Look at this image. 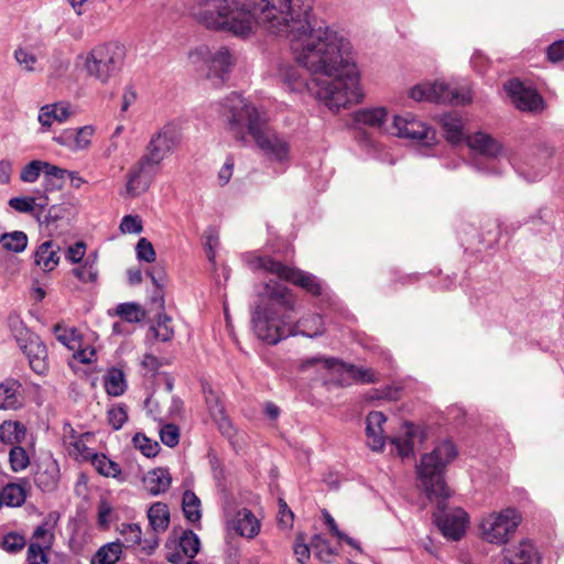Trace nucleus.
Listing matches in <instances>:
<instances>
[{
	"instance_id": "obj_1",
	"label": "nucleus",
	"mask_w": 564,
	"mask_h": 564,
	"mask_svg": "<svg viewBox=\"0 0 564 564\" xmlns=\"http://www.w3.org/2000/svg\"><path fill=\"white\" fill-rule=\"evenodd\" d=\"M313 0H199L193 15L209 30L241 39L254 33L258 19L268 33L284 37L295 61L311 72L333 75L341 66L344 77L324 84L318 95L328 105H344L358 97L349 40L313 20Z\"/></svg>"
},
{
	"instance_id": "obj_2",
	"label": "nucleus",
	"mask_w": 564,
	"mask_h": 564,
	"mask_svg": "<svg viewBox=\"0 0 564 564\" xmlns=\"http://www.w3.org/2000/svg\"><path fill=\"white\" fill-rule=\"evenodd\" d=\"M218 111L237 140L245 141L248 133L268 161L283 166L289 164L290 139L269 126L264 111L235 91L218 104Z\"/></svg>"
},
{
	"instance_id": "obj_3",
	"label": "nucleus",
	"mask_w": 564,
	"mask_h": 564,
	"mask_svg": "<svg viewBox=\"0 0 564 564\" xmlns=\"http://www.w3.org/2000/svg\"><path fill=\"white\" fill-rule=\"evenodd\" d=\"M457 456L456 446L445 440L434 449L422 456L416 466L419 479L426 497L436 503L433 519L442 534L452 541H458L465 534L468 514L462 508H448L446 500L451 492L444 479L446 466Z\"/></svg>"
},
{
	"instance_id": "obj_4",
	"label": "nucleus",
	"mask_w": 564,
	"mask_h": 564,
	"mask_svg": "<svg viewBox=\"0 0 564 564\" xmlns=\"http://www.w3.org/2000/svg\"><path fill=\"white\" fill-rule=\"evenodd\" d=\"M295 306V295L289 288L274 280L265 282L251 310V328L256 337L269 345L292 337Z\"/></svg>"
},
{
	"instance_id": "obj_5",
	"label": "nucleus",
	"mask_w": 564,
	"mask_h": 564,
	"mask_svg": "<svg viewBox=\"0 0 564 564\" xmlns=\"http://www.w3.org/2000/svg\"><path fill=\"white\" fill-rule=\"evenodd\" d=\"M347 57H348L349 62H351L352 65L355 66L356 79H357L356 86H357L358 97H357V99H351V100L346 101L344 105H338V106L328 105L327 100L325 98L319 97V95H318V93L322 89V87L324 86V84L328 85L329 83L335 82V79H337V78L341 79L344 77L343 69H337L336 73L333 75H326L323 73H314V75H321V76H323V78L316 79L312 84H310L307 82L306 77L303 76V74L300 72V69L296 65L291 64V63H281L278 68V76H279L280 80L283 83V85L285 86V88L289 89L290 91L302 93L304 90H310L316 96V98L318 100L324 102V105L329 110L338 111L341 108H346L350 105L360 102L364 98L362 89L360 87L359 72H358L356 62L352 56V47H351L350 43H349V52L347 53ZM293 59H295V58L293 57ZM294 62L299 66L304 68L303 65L299 64L296 61H294ZM338 68H341V66H338ZM305 69L307 70L306 67H305ZM308 72L311 74H313V72H311L310 69H308Z\"/></svg>"
},
{
	"instance_id": "obj_6",
	"label": "nucleus",
	"mask_w": 564,
	"mask_h": 564,
	"mask_svg": "<svg viewBox=\"0 0 564 564\" xmlns=\"http://www.w3.org/2000/svg\"><path fill=\"white\" fill-rule=\"evenodd\" d=\"M78 58L83 59V69L89 78L109 85L123 69L126 48L119 42L110 41L94 46Z\"/></svg>"
},
{
	"instance_id": "obj_7",
	"label": "nucleus",
	"mask_w": 564,
	"mask_h": 564,
	"mask_svg": "<svg viewBox=\"0 0 564 564\" xmlns=\"http://www.w3.org/2000/svg\"><path fill=\"white\" fill-rule=\"evenodd\" d=\"M245 261L252 270H264L281 280L300 286L313 296H321L326 293L327 285L316 275L289 267L269 256L248 253L245 256Z\"/></svg>"
},
{
	"instance_id": "obj_8",
	"label": "nucleus",
	"mask_w": 564,
	"mask_h": 564,
	"mask_svg": "<svg viewBox=\"0 0 564 564\" xmlns=\"http://www.w3.org/2000/svg\"><path fill=\"white\" fill-rule=\"evenodd\" d=\"M189 58L194 64L202 62L206 65V77L216 87L225 84L236 64L234 54L226 46L215 50L199 46L189 53Z\"/></svg>"
},
{
	"instance_id": "obj_9",
	"label": "nucleus",
	"mask_w": 564,
	"mask_h": 564,
	"mask_svg": "<svg viewBox=\"0 0 564 564\" xmlns=\"http://www.w3.org/2000/svg\"><path fill=\"white\" fill-rule=\"evenodd\" d=\"M410 98L415 101L448 102L466 105L471 101V91L468 88H453L443 82L425 83L412 87Z\"/></svg>"
},
{
	"instance_id": "obj_10",
	"label": "nucleus",
	"mask_w": 564,
	"mask_h": 564,
	"mask_svg": "<svg viewBox=\"0 0 564 564\" xmlns=\"http://www.w3.org/2000/svg\"><path fill=\"white\" fill-rule=\"evenodd\" d=\"M520 520L519 512L512 508L492 512L481 520V535L489 543L505 544L517 530Z\"/></svg>"
},
{
	"instance_id": "obj_11",
	"label": "nucleus",
	"mask_w": 564,
	"mask_h": 564,
	"mask_svg": "<svg viewBox=\"0 0 564 564\" xmlns=\"http://www.w3.org/2000/svg\"><path fill=\"white\" fill-rule=\"evenodd\" d=\"M390 133L422 148H430L437 142L435 130L412 113L394 116Z\"/></svg>"
},
{
	"instance_id": "obj_12",
	"label": "nucleus",
	"mask_w": 564,
	"mask_h": 564,
	"mask_svg": "<svg viewBox=\"0 0 564 564\" xmlns=\"http://www.w3.org/2000/svg\"><path fill=\"white\" fill-rule=\"evenodd\" d=\"M160 164L143 154L140 160L131 166L127 174L126 193L128 196L135 197L145 193L154 181Z\"/></svg>"
},
{
	"instance_id": "obj_13",
	"label": "nucleus",
	"mask_w": 564,
	"mask_h": 564,
	"mask_svg": "<svg viewBox=\"0 0 564 564\" xmlns=\"http://www.w3.org/2000/svg\"><path fill=\"white\" fill-rule=\"evenodd\" d=\"M180 141L178 127L174 123H167L150 139L144 154L161 165L162 161L178 145Z\"/></svg>"
},
{
	"instance_id": "obj_14",
	"label": "nucleus",
	"mask_w": 564,
	"mask_h": 564,
	"mask_svg": "<svg viewBox=\"0 0 564 564\" xmlns=\"http://www.w3.org/2000/svg\"><path fill=\"white\" fill-rule=\"evenodd\" d=\"M505 90L516 108L521 111L539 113L545 108L542 96L535 89L524 86L519 79H510L505 85Z\"/></svg>"
},
{
	"instance_id": "obj_15",
	"label": "nucleus",
	"mask_w": 564,
	"mask_h": 564,
	"mask_svg": "<svg viewBox=\"0 0 564 564\" xmlns=\"http://www.w3.org/2000/svg\"><path fill=\"white\" fill-rule=\"evenodd\" d=\"M333 373L341 377L338 379L339 386H349L352 382L375 383L379 381L378 375L371 368L359 367L339 359L333 368Z\"/></svg>"
},
{
	"instance_id": "obj_16",
	"label": "nucleus",
	"mask_w": 564,
	"mask_h": 564,
	"mask_svg": "<svg viewBox=\"0 0 564 564\" xmlns=\"http://www.w3.org/2000/svg\"><path fill=\"white\" fill-rule=\"evenodd\" d=\"M59 476L57 462L53 458H46L39 464L34 482L41 491L52 492L58 487Z\"/></svg>"
},
{
	"instance_id": "obj_17",
	"label": "nucleus",
	"mask_w": 564,
	"mask_h": 564,
	"mask_svg": "<svg viewBox=\"0 0 564 564\" xmlns=\"http://www.w3.org/2000/svg\"><path fill=\"white\" fill-rule=\"evenodd\" d=\"M95 132L93 126H84L78 129H66L53 140L69 149L70 151H79L86 149L90 144V139Z\"/></svg>"
},
{
	"instance_id": "obj_18",
	"label": "nucleus",
	"mask_w": 564,
	"mask_h": 564,
	"mask_svg": "<svg viewBox=\"0 0 564 564\" xmlns=\"http://www.w3.org/2000/svg\"><path fill=\"white\" fill-rule=\"evenodd\" d=\"M29 359L31 369L37 375H44L47 369V349L39 336L20 348Z\"/></svg>"
},
{
	"instance_id": "obj_19",
	"label": "nucleus",
	"mask_w": 564,
	"mask_h": 564,
	"mask_svg": "<svg viewBox=\"0 0 564 564\" xmlns=\"http://www.w3.org/2000/svg\"><path fill=\"white\" fill-rule=\"evenodd\" d=\"M387 419L382 412L372 411L366 419V436L368 446L372 451H381L384 446L382 425Z\"/></svg>"
},
{
	"instance_id": "obj_20",
	"label": "nucleus",
	"mask_w": 564,
	"mask_h": 564,
	"mask_svg": "<svg viewBox=\"0 0 564 564\" xmlns=\"http://www.w3.org/2000/svg\"><path fill=\"white\" fill-rule=\"evenodd\" d=\"M59 246L54 241H44L34 252V263L43 272L53 271L59 263Z\"/></svg>"
},
{
	"instance_id": "obj_21",
	"label": "nucleus",
	"mask_w": 564,
	"mask_h": 564,
	"mask_svg": "<svg viewBox=\"0 0 564 564\" xmlns=\"http://www.w3.org/2000/svg\"><path fill=\"white\" fill-rule=\"evenodd\" d=\"M354 122L364 124L370 128H376L390 132L389 128L384 127L388 118V110L384 107L365 108L354 112Z\"/></svg>"
},
{
	"instance_id": "obj_22",
	"label": "nucleus",
	"mask_w": 564,
	"mask_h": 564,
	"mask_svg": "<svg viewBox=\"0 0 564 564\" xmlns=\"http://www.w3.org/2000/svg\"><path fill=\"white\" fill-rule=\"evenodd\" d=\"M468 147L487 159L497 158L502 148L500 143L484 132H477L467 139Z\"/></svg>"
},
{
	"instance_id": "obj_23",
	"label": "nucleus",
	"mask_w": 564,
	"mask_h": 564,
	"mask_svg": "<svg viewBox=\"0 0 564 564\" xmlns=\"http://www.w3.org/2000/svg\"><path fill=\"white\" fill-rule=\"evenodd\" d=\"M505 560L508 564H539L536 550L528 540L521 541L512 549H506Z\"/></svg>"
},
{
	"instance_id": "obj_24",
	"label": "nucleus",
	"mask_w": 564,
	"mask_h": 564,
	"mask_svg": "<svg viewBox=\"0 0 564 564\" xmlns=\"http://www.w3.org/2000/svg\"><path fill=\"white\" fill-rule=\"evenodd\" d=\"M440 123L445 139L452 144H459L465 140L464 124L457 112H446L440 117Z\"/></svg>"
},
{
	"instance_id": "obj_25",
	"label": "nucleus",
	"mask_w": 564,
	"mask_h": 564,
	"mask_svg": "<svg viewBox=\"0 0 564 564\" xmlns=\"http://www.w3.org/2000/svg\"><path fill=\"white\" fill-rule=\"evenodd\" d=\"M232 528L239 535L252 539L260 531V522L251 510L243 508L237 511L232 520Z\"/></svg>"
},
{
	"instance_id": "obj_26",
	"label": "nucleus",
	"mask_w": 564,
	"mask_h": 564,
	"mask_svg": "<svg viewBox=\"0 0 564 564\" xmlns=\"http://www.w3.org/2000/svg\"><path fill=\"white\" fill-rule=\"evenodd\" d=\"M144 486L152 496H159L171 486L172 477L167 468L159 467L154 468L144 476Z\"/></svg>"
},
{
	"instance_id": "obj_27",
	"label": "nucleus",
	"mask_w": 564,
	"mask_h": 564,
	"mask_svg": "<svg viewBox=\"0 0 564 564\" xmlns=\"http://www.w3.org/2000/svg\"><path fill=\"white\" fill-rule=\"evenodd\" d=\"M21 383L15 379H6L0 383V410H15L22 405Z\"/></svg>"
},
{
	"instance_id": "obj_28",
	"label": "nucleus",
	"mask_w": 564,
	"mask_h": 564,
	"mask_svg": "<svg viewBox=\"0 0 564 564\" xmlns=\"http://www.w3.org/2000/svg\"><path fill=\"white\" fill-rule=\"evenodd\" d=\"M294 328L292 337L304 336L314 338L321 336L325 330L323 316L319 314H311L297 321L294 319Z\"/></svg>"
},
{
	"instance_id": "obj_29",
	"label": "nucleus",
	"mask_w": 564,
	"mask_h": 564,
	"mask_svg": "<svg viewBox=\"0 0 564 564\" xmlns=\"http://www.w3.org/2000/svg\"><path fill=\"white\" fill-rule=\"evenodd\" d=\"M203 391L212 417L219 423L221 430L225 431L226 427H230V422L225 415V408L218 393L210 387H204Z\"/></svg>"
},
{
	"instance_id": "obj_30",
	"label": "nucleus",
	"mask_w": 564,
	"mask_h": 564,
	"mask_svg": "<svg viewBox=\"0 0 564 564\" xmlns=\"http://www.w3.org/2000/svg\"><path fill=\"white\" fill-rule=\"evenodd\" d=\"M69 107L64 104L45 105L40 109L39 121L43 128L48 129L54 121L64 122L69 117Z\"/></svg>"
},
{
	"instance_id": "obj_31",
	"label": "nucleus",
	"mask_w": 564,
	"mask_h": 564,
	"mask_svg": "<svg viewBox=\"0 0 564 564\" xmlns=\"http://www.w3.org/2000/svg\"><path fill=\"white\" fill-rule=\"evenodd\" d=\"M8 327L20 348L31 341L33 337L37 336L30 328H28L21 316L17 313L9 314Z\"/></svg>"
},
{
	"instance_id": "obj_32",
	"label": "nucleus",
	"mask_w": 564,
	"mask_h": 564,
	"mask_svg": "<svg viewBox=\"0 0 564 564\" xmlns=\"http://www.w3.org/2000/svg\"><path fill=\"white\" fill-rule=\"evenodd\" d=\"M148 519L155 533L164 532L170 523V511L165 503L155 502L148 510Z\"/></svg>"
},
{
	"instance_id": "obj_33",
	"label": "nucleus",
	"mask_w": 564,
	"mask_h": 564,
	"mask_svg": "<svg viewBox=\"0 0 564 564\" xmlns=\"http://www.w3.org/2000/svg\"><path fill=\"white\" fill-rule=\"evenodd\" d=\"M68 170L51 163H46L43 174V186L45 192H54L63 188Z\"/></svg>"
},
{
	"instance_id": "obj_34",
	"label": "nucleus",
	"mask_w": 564,
	"mask_h": 564,
	"mask_svg": "<svg viewBox=\"0 0 564 564\" xmlns=\"http://www.w3.org/2000/svg\"><path fill=\"white\" fill-rule=\"evenodd\" d=\"M104 386L109 395L119 397L123 394L127 389L123 371L118 368H110L105 375Z\"/></svg>"
},
{
	"instance_id": "obj_35",
	"label": "nucleus",
	"mask_w": 564,
	"mask_h": 564,
	"mask_svg": "<svg viewBox=\"0 0 564 564\" xmlns=\"http://www.w3.org/2000/svg\"><path fill=\"white\" fill-rule=\"evenodd\" d=\"M25 436V427L17 421H4L0 424V442L13 445Z\"/></svg>"
},
{
	"instance_id": "obj_36",
	"label": "nucleus",
	"mask_w": 564,
	"mask_h": 564,
	"mask_svg": "<svg viewBox=\"0 0 564 564\" xmlns=\"http://www.w3.org/2000/svg\"><path fill=\"white\" fill-rule=\"evenodd\" d=\"M122 553L120 542H110L102 545L93 558V564H117Z\"/></svg>"
},
{
	"instance_id": "obj_37",
	"label": "nucleus",
	"mask_w": 564,
	"mask_h": 564,
	"mask_svg": "<svg viewBox=\"0 0 564 564\" xmlns=\"http://www.w3.org/2000/svg\"><path fill=\"white\" fill-rule=\"evenodd\" d=\"M182 509L184 517L189 522L196 523L200 521V500L192 490L184 491L182 499Z\"/></svg>"
},
{
	"instance_id": "obj_38",
	"label": "nucleus",
	"mask_w": 564,
	"mask_h": 564,
	"mask_svg": "<svg viewBox=\"0 0 564 564\" xmlns=\"http://www.w3.org/2000/svg\"><path fill=\"white\" fill-rule=\"evenodd\" d=\"M0 492L3 497L4 506L7 507H20L26 499L25 487L21 484H8Z\"/></svg>"
},
{
	"instance_id": "obj_39",
	"label": "nucleus",
	"mask_w": 564,
	"mask_h": 564,
	"mask_svg": "<svg viewBox=\"0 0 564 564\" xmlns=\"http://www.w3.org/2000/svg\"><path fill=\"white\" fill-rule=\"evenodd\" d=\"M91 464L96 470L105 477L119 478L121 475L119 464L104 454H94Z\"/></svg>"
},
{
	"instance_id": "obj_40",
	"label": "nucleus",
	"mask_w": 564,
	"mask_h": 564,
	"mask_svg": "<svg viewBox=\"0 0 564 564\" xmlns=\"http://www.w3.org/2000/svg\"><path fill=\"white\" fill-rule=\"evenodd\" d=\"M73 273L83 283L95 282L98 276L97 256L89 254L82 265L73 270Z\"/></svg>"
},
{
	"instance_id": "obj_41",
	"label": "nucleus",
	"mask_w": 564,
	"mask_h": 564,
	"mask_svg": "<svg viewBox=\"0 0 564 564\" xmlns=\"http://www.w3.org/2000/svg\"><path fill=\"white\" fill-rule=\"evenodd\" d=\"M0 243L2 247L11 252H22L28 246V236L23 231H12L10 234H2L0 236Z\"/></svg>"
},
{
	"instance_id": "obj_42",
	"label": "nucleus",
	"mask_w": 564,
	"mask_h": 564,
	"mask_svg": "<svg viewBox=\"0 0 564 564\" xmlns=\"http://www.w3.org/2000/svg\"><path fill=\"white\" fill-rule=\"evenodd\" d=\"M337 364V358H327L321 355L303 358L299 362V370L306 372L310 369H326L333 373V368Z\"/></svg>"
},
{
	"instance_id": "obj_43",
	"label": "nucleus",
	"mask_w": 564,
	"mask_h": 564,
	"mask_svg": "<svg viewBox=\"0 0 564 564\" xmlns=\"http://www.w3.org/2000/svg\"><path fill=\"white\" fill-rule=\"evenodd\" d=\"M178 547L189 561H194L200 549L198 535L192 530L184 531L180 538Z\"/></svg>"
},
{
	"instance_id": "obj_44",
	"label": "nucleus",
	"mask_w": 564,
	"mask_h": 564,
	"mask_svg": "<svg viewBox=\"0 0 564 564\" xmlns=\"http://www.w3.org/2000/svg\"><path fill=\"white\" fill-rule=\"evenodd\" d=\"M147 275L151 279L153 285L155 286V291L152 296V301L159 303L160 308H163L164 307L163 288L165 284V272L161 268L153 267L152 269L147 271Z\"/></svg>"
},
{
	"instance_id": "obj_45",
	"label": "nucleus",
	"mask_w": 564,
	"mask_h": 564,
	"mask_svg": "<svg viewBox=\"0 0 564 564\" xmlns=\"http://www.w3.org/2000/svg\"><path fill=\"white\" fill-rule=\"evenodd\" d=\"M153 337L161 341H169L174 336V330L171 327V317L166 314H159L155 325L150 327Z\"/></svg>"
},
{
	"instance_id": "obj_46",
	"label": "nucleus",
	"mask_w": 564,
	"mask_h": 564,
	"mask_svg": "<svg viewBox=\"0 0 564 564\" xmlns=\"http://www.w3.org/2000/svg\"><path fill=\"white\" fill-rule=\"evenodd\" d=\"M116 313L128 323H139L145 316L141 306L132 302L119 304L116 308Z\"/></svg>"
},
{
	"instance_id": "obj_47",
	"label": "nucleus",
	"mask_w": 564,
	"mask_h": 564,
	"mask_svg": "<svg viewBox=\"0 0 564 564\" xmlns=\"http://www.w3.org/2000/svg\"><path fill=\"white\" fill-rule=\"evenodd\" d=\"M26 545L24 535L18 532H9L0 538V547L8 553L15 554Z\"/></svg>"
},
{
	"instance_id": "obj_48",
	"label": "nucleus",
	"mask_w": 564,
	"mask_h": 564,
	"mask_svg": "<svg viewBox=\"0 0 564 564\" xmlns=\"http://www.w3.org/2000/svg\"><path fill=\"white\" fill-rule=\"evenodd\" d=\"M123 544L127 547H133L142 543L141 527L137 523H122L120 528Z\"/></svg>"
},
{
	"instance_id": "obj_49",
	"label": "nucleus",
	"mask_w": 564,
	"mask_h": 564,
	"mask_svg": "<svg viewBox=\"0 0 564 564\" xmlns=\"http://www.w3.org/2000/svg\"><path fill=\"white\" fill-rule=\"evenodd\" d=\"M133 445L140 449L145 457H155L161 449L160 444L145 436L142 433H137L133 436Z\"/></svg>"
},
{
	"instance_id": "obj_50",
	"label": "nucleus",
	"mask_w": 564,
	"mask_h": 564,
	"mask_svg": "<svg viewBox=\"0 0 564 564\" xmlns=\"http://www.w3.org/2000/svg\"><path fill=\"white\" fill-rule=\"evenodd\" d=\"M46 161L33 160L20 172V180L24 183H34L41 174H44Z\"/></svg>"
},
{
	"instance_id": "obj_51",
	"label": "nucleus",
	"mask_w": 564,
	"mask_h": 564,
	"mask_svg": "<svg viewBox=\"0 0 564 564\" xmlns=\"http://www.w3.org/2000/svg\"><path fill=\"white\" fill-rule=\"evenodd\" d=\"M10 467L14 473L24 470L29 464L30 458L26 451L21 446H13L9 452Z\"/></svg>"
},
{
	"instance_id": "obj_52",
	"label": "nucleus",
	"mask_w": 564,
	"mask_h": 564,
	"mask_svg": "<svg viewBox=\"0 0 564 564\" xmlns=\"http://www.w3.org/2000/svg\"><path fill=\"white\" fill-rule=\"evenodd\" d=\"M161 442L167 447H175L180 442V429L173 423L163 424L160 429Z\"/></svg>"
},
{
	"instance_id": "obj_53",
	"label": "nucleus",
	"mask_w": 564,
	"mask_h": 564,
	"mask_svg": "<svg viewBox=\"0 0 564 564\" xmlns=\"http://www.w3.org/2000/svg\"><path fill=\"white\" fill-rule=\"evenodd\" d=\"M108 422L113 430H120L128 420L127 409L123 404L112 406L107 412Z\"/></svg>"
},
{
	"instance_id": "obj_54",
	"label": "nucleus",
	"mask_w": 564,
	"mask_h": 564,
	"mask_svg": "<svg viewBox=\"0 0 564 564\" xmlns=\"http://www.w3.org/2000/svg\"><path fill=\"white\" fill-rule=\"evenodd\" d=\"M406 437H393L391 444L394 446L397 453L401 457H410L414 452V444L410 431L406 432Z\"/></svg>"
},
{
	"instance_id": "obj_55",
	"label": "nucleus",
	"mask_w": 564,
	"mask_h": 564,
	"mask_svg": "<svg viewBox=\"0 0 564 564\" xmlns=\"http://www.w3.org/2000/svg\"><path fill=\"white\" fill-rule=\"evenodd\" d=\"M17 63L26 72H33L37 62L36 56L28 48L19 47L14 52Z\"/></svg>"
},
{
	"instance_id": "obj_56",
	"label": "nucleus",
	"mask_w": 564,
	"mask_h": 564,
	"mask_svg": "<svg viewBox=\"0 0 564 564\" xmlns=\"http://www.w3.org/2000/svg\"><path fill=\"white\" fill-rule=\"evenodd\" d=\"M137 258L148 263L155 260V251L152 243L147 238H141L135 246Z\"/></svg>"
},
{
	"instance_id": "obj_57",
	"label": "nucleus",
	"mask_w": 564,
	"mask_h": 564,
	"mask_svg": "<svg viewBox=\"0 0 564 564\" xmlns=\"http://www.w3.org/2000/svg\"><path fill=\"white\" fill-rule=\"evenodd\" d=\"M28 564H47V555L39 543H30L26 552Z\"/></svg>"
},
{
	"instance_id": "obj_58",
	"label": "nucleus",
	"mask_w": 564,
	"mask_h": 564,
	"mask_svg": "<svg viewBox=\"0 0 564 564\" xmlns=\"http://www.w3.org/2000/svg\"><path fill=\"white\" fill-rule=\"evenodd\" d=\"M208 460L214 479L218 486L223 485V482L226 480V471L221 460L214 452L208 453Z\"/></svg>"
},
{
	"instance_id": "obj_59",
	"label": "nucleus",
	"mask_w": 564,
	"mask_h": 564,
	"mask_svg": "<svg viewBox=\"0 0 564 564\" xmlns=\"http://www.w3.org/2000/svg\"><path fill=\"white\" fill-rule=\"evenodd\" d=\"M142 229V221L139 216L127 215L121 219L120 230L123 234H140Z\"/></svg>"
},
{
	"instance_id": "obj_60",
	"label": "nucleus",
	"mask_w": 564,
	"mask_h": 564,
	"mask_svg": "<svg viewBox=\"0 0 564 564\" xmlns=\"http://www.w3.org/2000/svg\"><path fill=\"white\" fill-rule=\"evenodd\" d=\"M279 505V524L283 529H289L293 525L294 514L289 508L286 501L282 498L278 501Z\"/></svg>"
},
{
	"instance_id": "obj_61",
	"label": "nucleus",
	"mask_w": 564,
	"mask_h": 564,
	"mask_svg": "<svg viewBox=\"0 0 564 564\" xmlns=\"http://www.w3.org/2000/svg\"><path fill=\"white\" fill-rule=\"evenodd\" d=\"M34 197H12L9 206L19 213H31L34 209Z\"/></svg>"
},
{
	"instance_id": "obj_62",
	"label": "nucleus",
	"mask_w": 564,
	"mask_h": 564,
	"mask_svg": "<svg viewBox=\"0 0 564 564\" xmlns=\"http://www.w3.org/2000/svg\"><path fill=\"white\" fill-rule=\"evenodd\" d=\"M54 334L59 343H62L68 348H74L75 329H67L62 325H55Z\"/></svg>"
},
{
	"instance_id": "obj_63",
	"label": "nucleus",
	"mask_w": 564,
	"mask_h": 564,
	"mask_svg": "<svg viewBox=\"0 0 564 564\" xmlns=\"http://www.w3.org/2000/svg\"><path fill=\"white\" fill-rule=\"evenodd\" d=\"M85 251L86 245L83 241H78L67 248L65 258L70 263H78L83 260Z\"/></svg>"
},
{
	"instance_id": "obj_64",
	"label": "nucleus",
	"mask_w": 564,
	"mask_h": 564,
	"mask_svg": "<svg viewBox=\"0 0 564 564\" xmlns=\"http://www.w3.org/2000/svg\"><path fill=\"white\" fill-rule=\"evenodd\" d=\"M547 58L553 63H557L564 59V40L555 41L549 45Z\"/></svg>"
}]
</instances>
